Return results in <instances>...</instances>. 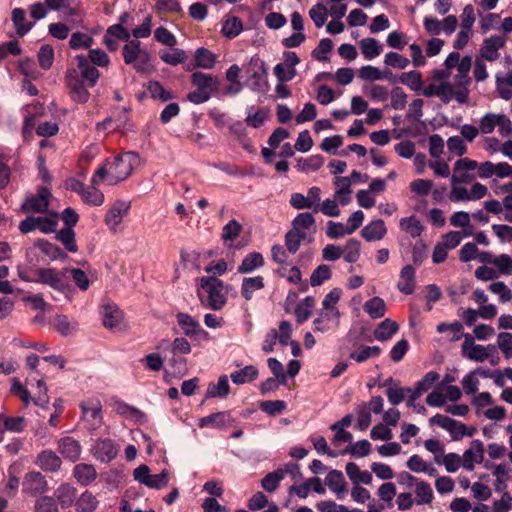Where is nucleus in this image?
I'll use <instances>...</instances> for the list:
<instances>
[{"mask_svg":"<svg viewBox=\"0 0 512 512\" xmlns=\"http://www.w3.org/2000/svg\"><path fill=\"white\" fill-rule=\"evenodd\" d=\"M118 451V445L112 439H97L92 447L93 456L103 463L116 458Z\"/></svg>","mask_w":512,"mask_h":512,"instance_id":"f8f14e48","label":"nucleus"},{"mask_svg":"<svg viewBox=\"0 0 512 512\" xmlns=\"http://www.w3.org/2000/svg\"><path fill=\"white\" fill-rule=\"evenodd\" d=\"M55 238L63 244L65 249L70 253H76L78 251V246L75 239V232L70 227H64L60 229Z\"/></svg>","mask_w":512,"mask_h":512,"instance_id":"72a5a7b5","label":"nucleus"},{"mask_svg":"<svg viewBox=\"0 0 512 512\" xmlns=\"http://www.w3.org/2000/svg\"><path fill=\"white\" fill-rule=\"evenodd\" d=\"M339 318V310L327 311L321 309L313 321L314 330L322 333L327 332L330 329V322H338Z\"/></svg>","mask_w":512,"mask_h":512,"instance_id":"b1692460","label":"nucleus"},{"mask_svg":"<svg viewBox=\"0 0 512 512\" xmlns=\"http://www.w3.org/2000/svg\"><path fill=\"white\" fill-rule=\"evenodd\" d=\"M231 421L229 413L222 411L213 413L199 420L198 426L220 428L226 426Z\"/></svg>","mask_w":512,"mask_h":512,"instance_id":"7c9ffc66","label":"nucleus"},{"mask_svg":"<svg viewBox=\"0 0 512 512\" xmlns=\"http://www.w3.org/2000/svg\"><path fill=\"white\" fill-rule=\"evenodd\" d=\"M36 229L42 233L49 234L56 231L58 225V214L54 213L51 216L34 217Z\"/></svg>","mask_w":512,"mask_h":512,"instance_id":"c03bdc74","label":"nucleus"},{"mask_svg":"<svg viewBox=\"0 0 512 512\" xmlns=\"http://www.w3.org/2000/svg\"><path fill=\"white\" fill-rule=\"evenodd\" d=\"M314 303V298L308 296L296 306L295 317L298 323L305 322L311 316Z\"/></svg>","mask_w":512,"mask_h":512,"instance_id":"de8ad7c7","label":"nucleus"},{"mask_svg":"<svg viewBox=\"0 0 512 512\" xmlns=\"http://www.w3.org/2000/svg\"><path fill=\"white\" fill-rule=\"evenodd\" d=\"M386 233L387 228L381 219L371 221L361 230L362 237L369 242L383 239Z\"/></svg>","mask_w":512,"mask_h":512,"instance_id":"412c9836","label":"nucleus"},{"mask_svg":"<svg viewBox=\"0 0 512 512\" xmlns=\"http://www.w3.org/2000/svg\"><path fill=\"white\" fill-rule=\"evenodd\" d=\"M94 39L85 33L75 32L71 35L69 40V46L73 50L77 49H89L91 48Z\"/></svg>","mask_w":512,"mask_h":512,"instance_id":"603ef678","label":"nucleus"},{"mask_svg":"<svg viewBox=\"0 0 512 512\" xmlns=\"http://www.w3.org/2000/svg\"><path fill=\"white\" fill-rule=\"evenodd\" d=\"M133 476L139 483L154 489L164 488L169 481L168 472L166 470H163L159 474H151L147 465H140L134 469Z\"/></svg>","mask_w":512,"mask_h":512,"instance_id":"0eeeda50","label":"nucleus"},{"mask_svg":"<svg viewBox=\"0 0 512 512\" xmlns=\"http://www.w3.org/2000/svg\"><path fill=\"white\" fill-rule=\"evenodd\" d=\"M3 424L5 429L11 432H21L26 426V420L22 416L7 417L0 414V425Z\"/></svg>","mask_w":512,"mask_h":512,"instance_id":"5fc2aeb1","label":"nucleus"},{"mask_svg":"<svg viewBox=\"0 0 512 512\" xmlns=\"http://www.w3.org/2000/svg\"><path fill=\"white\" fill-rule=\"evenodd\" d=\"M497 343L504 357L510 359L512 357V334L508 332L499 333Z\"/></svg>","mask_w":512,"mask_h":512,"instance_id":"338daca9","label":"nucleus"},{"mask_svg":"<svg viewBox=\"0 0 512 512\" xmlns=\"http://www.w3.org/2000/svg\"><path fill=\"white\" fill-rule=\"evenodd\" d=\"M12 21L14 23L16 33L20 37L28 33L32 27L31 23H26L25 11L22 8H15L12 11Z\"/></svg>","mask_w":512,"mask_h":512,"instance_id":"37998d69","label":"nucleus"},{"mask_svg":"<svg viewBox=\"0 0 512 512\" xmlns=\"http://www.w3.org/2000/svg\"><path fill=\"white\" fill-rule=\"evenodd\" d=\"M478 167V162L468 157L460 158L454 163L451 184H470L476 176L474 171Z\"/></svg>","mask_w":512,"mask_h":512,"instance_id":"423d86ee","label":"nucleus"},{"mask_svg":"<svg viewBox=\"0 0 512 512\" xmlns=\"http://www.w3.org/2000/svg\"><path fill=\"white\" fill-rule=\"evenodd\" d=\"M97 498L89 491L83 492L75 502L78 512H94L98 507Z\"/></svg>","mask_w":512,"mask_h":512,"instance_id":"58836bf2","label":"nucleus"},{"mask_svg":"<svg viewBox=\"0 0 512 512\" xmlns=\"http://www.w3.org/2000/svg\"><path fill=\"white\" fill-rule=\"evenodd\" d=\"M36 512H58V506L53 497L43 496L35 503Z\"/></svg>","mask_w":512,"mask_h":512,"instance_id":"774afa93","label":"nucleus"},{"mask_svg":"<svg viewBox=\"0 0 512 512\" xmlns=\"http://www.w3.org/2000/svg\"><path fill=\"white\" fill-rule=\"evenodd\" d=\"M148 91L152 98L160 99L163 102L169 101L175 97L173 92L165 90L157 81L149 82Z\"/></svg>","mask_w":512,"mask_h":512,"instance_id":"13d9d810","label":"nucleus"},{"mask_svg":"<svg viewBox=\"0 0 512 512\" xmlns=\"http://www.w3.org/2000/svg\"><path fill=\"white\" fill-rule=\"evenodd\" d=\"M398 331V324L391 320H383L374 330V336L379 341H387Z\"/></svg>","mask_w":512,"mask_h":512,"instance_id":"c9c22d12","label":"nucleus"},{"mask_svg":"<svg viewBox=\"0 0 512 512\" xmlns=\"http://www.w3.org/2000/svg\"><path fill=\"white\" fill-rule=\"evenodd\" d=\"M38 247L45 255H47L52 260H64L67 258V254L60 247L46 240H40L38 242Z\"/></svg>","mask_w":512,"mask_h":512,"instance_id":"864d4df0","label":"nucleus"},{"mask_svg":"<svg viewBox=\"0 0 512 512\" xmlns=\"http://www.w3.org/2000/svg\"><path fill=\"white\" fill-rule=\"evenodd\" d=\"M505 45V38L501 36H491L483 41L481 48V57L488 61H495L499 58L498 50Z\"/></svg>","mask_w":512,"mask_h":512,"instance_id":"aec40b11","label":"nucleus"},{"mask_svg":"<svg viewBox=\"0 0 512 512\" xmlns=\"http://www.w3.org/2000/svg\"><path fill=\"white\" fill-rule=\"evenodd\" d=\"M397 288L400 292L410 295L415 290V269L411 265L404 266L400 271Z\"/></svg>","mask_w":512,"mask_h":512,"instance_id":"4be33fe9","label":"nucleus"},{"mask_svg":"<svg viewBox=\"0 0 512 512\" xmlns=\"http://www.w3.org/2000/svg\"><path fill=\"white\" fill-rule=\"evenodd\" d=\"M73 474L77 482L83 486L89 485L97 477V472L94 466L85 463L77 464L74 467Z\"/></svg>","mask_w":512,"mask_h":512,"instance_id":"a878e982","label":"nucleus"},{"mask_svg":"<svg viewBox=\"0 0 512 512\" xmlns=\"http://www.w3.org/2000/svg\"><path fill=\"white\" fill-rule=\"evenodd\" d=\"M77 69H69L65 75V83L69 90L71 99L77 103L84 104L90 98L88 88L96 85L100 72L90 64L84 55H77Z\"/></svg>","mask_w":512,"mask_h":512,"instance_id":"f257e3e1","label":"nucleus"},{"mask_svg":"<svg viewBox=\"0 0 512 512\" xmlns=\"http://www.w3.org/2000/svg\"><path fill=\"white\" fill-rule=\"evenodd\" d=\"M355 413L357 416V423L355 427L360 431L366 430L370 426L372 421L371 412L369 410V407H367V403H359L355 408Z\"/></svg>","mask_w":512,"mask_h":512,"instance_id":"79ce46f5","label":"nucleus"},{"mask_svg":"<svg viewBox=\"0 0 512 512\" xmlns=\"http://www.w3.org/2000/svg\"><path fill=\"white\" fill-rule=\"evenodd\" d=\"M307 234H301L295 230H290L285 235V245L287 251L291 254H295L302 241L306 239Z\"/></svg>","mask_w":512,"mask_h":512,"instance_id":"6e6d98bb","label":"nucleus"},{"mask_svg":"<svg viewBox=\"0 0 512 512\" xmlns=\"http://www.w3.org/2000/svg\"><path fill=\"white\" fill-rule=\"evenodd\" d=\"M360 49L363 57L371 60L382 53L383 46L376 39L368 37L360 41Z\"/></svg>","mask_w":512,"mask_h":512,"instance_id":"2f4dec72","label":"nucleus"},{"mask_svg":"<svg viewBox=\"0 0 512 512\" xmlns=\"http://www.w3.org/2000/svg\"><path fill=\"white\" fill-rule=\"evenodd\" d=\"M160 58L163 62L172 66H176L178 64L184 63L187 57L183 50L173 49L172 51L160 52Z\"/></svg>","mask_w":512,"mask_h":512,"instance_id":"0e129e2a","label":"nucleus"},{"mask_svg":"<svg viewBox=\"0 0 512 512\" xmlns=\"http://www.w3.org/2000/svg\"><path fill=\"white\" fill-rule=\"evenodd\" d=\"M50 197L51 192L47 187H39L36 194H31L25 197L21 205V212L25 214L47 212L50 204Z\"/></svg>","mask_w":512,"mask_h":512,"instance_id":"39448f33","label":"nucleus"},{"mask_svg":"<svg viewBox=\"0 0 512 512\" xmlns=\"http://www.w3.org/2000/svg\"><path fill=\"white\" fill-rule=\"evenodd\" d=\"M264 265V258L259 252L249 253L244 257L237 271L241 274L251 273Z\"/></svg>","mask_w":512,"mask_h":512,"instance_id":"c756f323","label":"nucleus"},{"mask_svg":"<svg viewBox=\"0 0 512 512\" xmlns=\"http://www.w3.org/2000/svg\"><path fill=\"white\" fill-rule=\"evenodd\" d=\"M380 353L381 349L379 346H367L359 352L354 351L350 353V358L358 363H362L370 358L378 357Z\"/></svg>","mask_w":512,"mask_h":512,"instance_id":"e2e57ef3","label":"nucleus"},{"mask_svg":"<svg viewBox=\"0 0 512 512\" xmlns=\"http://www.w3.org/2000/svg\"><path fill=\"white\" fill-rule=\"evenodd\" d=\"M57 449L59 453L70 461H76L81 454L80 443L72 437H63L58 441Z\"/></svg>","mask_w":512,"mask_h":512,"instance_id":"6ab92c4d","label":"nucleus"},{"mask_svg":"<svg viewBox=\"0 0 512 512\" xmlns=\"http://www.w3.org/2000/svg\"><path fill=\"white\" fill-rule=\"evenodd\" d=\"M331 278V269L326 264H321L316 267L311 276H310V284L315 287L321 285L324 281Z\"/></svg>","mask_w":512,"mask_h":512,"instance_id":"680f3d73","label":"nucleus"},{"mask_svg":"<svg viewBox=\"0 0 512 512\" xmlns=\"http://www.w3.org/2000/svg\"><path fill=\"white\" fill-rule=\"evenodd\" d=\"M121 321V312L117 308L107 306L103 313V325L106 328H117Z\"/></svg>","mask_w":512,"mask_h":512,"instance_id":"4d7b16f0","label":"nucleus"},{"mask_svg":"<svg viewBox=\"0 0 512 512\" xmlns=\"http://www.w3.org/2000/svg\"><path fill=\"white\" fill-rule=\"evenodd\" d=\"M139 157L134 152H126L116 156L110 164L109 185H116L127 179L135 165L138 163Z\"/></svg>","mask_w":512,"mask_h":512,"instance_id":"7ed1b4c3","label":"nucleus"},{"mask_svg":"<svg viewBox=\"0 0 512 512\" xmlns=\"http://www.w3.org/2000/svg\"><path fill=\"white\" fill-rule=\"evenodd\" d=\"M129 204L124 201H117L115 204L108 210L105 215V223L109 227L110 230L116 231L119 224L122 222L123 217L129 211Z\"/></svg>","mask_w":512,"mask_h":512,"instance_id":"2eb2a0df","label":"nucleus"},{"mask_svg":"<svg viewBox=\"0 0 512 512\" xmlns=\"http://www.w3.org/2000/svg\"><path fill=\"white\" fill-rule=\"evenodd\" d=\"M36 466L45 472H57L62 465L61 458L52 450L41 451L35 460Z\"/></svg>","mask_w":512,"mask_h":512,"instance_id":"4468645a","label":"nucleus"},{"mask_svg":"<svg viewBox=\"0 0 512 512\" xmlns=\"http://www.w3.org/2000/svg\"><path fill=\"white\" fill-rule=\"evenodd\" d=\"M76 488L69 484H61L54 492V495L60 504V506L65 509L70 506L75 501L76 498Z\"/></svg>","mask_w":512,"mask_h":512,"instance_id":"cd10ccee","label":"nucleus"},{"mask_svg":"<svg viewBox=\"0 0 512 512\" xmlns=\"http://www.w3.org/2000/svg\"><path fill=\"white\" fill-rule=\"evenodd\" d=\"M264 286L262 276L245 277L241 285V295L246 301H249L253 298L254 292L263 289Z\"/></svg>","mask_w":512,"mask_h":512,"instance_id":"bb28decb","label":"nucleus"},{"mask_svg":"<svg viewBox=\"0 0 512 512\" xmlns=\"http://www.w3.org/2000/svg\"><path fill=\"white\" fill-rule=\"evenodd\" d=\"M230 391L228 377L221 375L217 383H209L206 389V398H225Z\"/></svg>","mask_w":512,"mask_h":512,"instance_id":"c85d7f7f","label":"nucleus"},{"mask_svg":"<svg viewBox=\"0 0 512 512\" xmlns=\"http://www.w3.org/2000/svg\"><path fill=\"white\" fill-rule=\"evenodd\" d=\"M415 486L416 504H430L434 498L430 484L424 481H418Z\"/></svg>","mask_w":512,"mask_h":512,"instance_id":"ea45409f","label":"nucleus"},{"mask_svg":"<svg viewBox=\"0 0 512 512\" xmlns=\"http://www.w3.org/2000/svg\"><path fill=\"white\" fill-rule=\"evenodd\" d=\"M258 376V370L253 365L245 366L243 369L231 373L230 378L236 385L254 381Z\"/></svg>","mask_w":512,"mask_h":512,"instance_id":"473e14b6","label":"nucleus"},{"mask_svg":"<svg viewBox=\"0 0 512 512\" xmlns=\"http://www.w3.org/2000/svg\"><path fill=\"white\" fill-rule=\"evenodd\" d=\"M48 490V483L45 476L38 471H30L24 475L22 491L24 494L35 497Z\"/></svg>","mask_w":512,"mask_h":512,"instance_id":"9b49d317","label":"nucleus"},{"mask_svg":"<svg viewBox=\"0 0 512 512\" xmlns=\"http://www.w3.org/2000/svg\"><path fill=\"white\" fill-rule=\"evenodd\" d=\"M82 418L88 424L89 429L96 430L103 423L102 405L98 399H88L80 403Z\"/></svg>","mask_w":512,"mask_h":512,"instance_id":"9d476101","label":"nucleus"},{"mask_svg":"<svg viewBox=\"0 0 512 512\" xmlns=\"http://www.w3.org/2000/svg\"><path fill=\"white\" fill-rule=\"evenodd\" d=\"M81 198L86 204L92 206H100L104 202V194L92 183L87 186Z\"/></svg>","mask_w":512,"mask_h":512,"instance_id":"09e8293b","label":"nucleus"},{"mask_svg":"<svg viewBox=\"0 0 512 512\" xmlns=\"http://www.w3.org/2000/svg\"><path fill=\"white\" fill-rule=\"evenodd\" d=\"M361 243L352 238L347 241L344 248L342 249V256L348 263H355L360 257Z\"/></svg>","mask_w":512,"mask_h":512,"instance_id":"49530a36","label":"nucleus"},{"mask_svg":"<svg viewBox=\"0 0 512 512\" xmlns=\"http://www.w3.org/2000/svg\"><path fill=\"white\" fill-rule=\"evenodd\" d=\"M191 83L198 90L205 91L211 96L213 91L218 90L219 79L211 74L194 72L191 75Z\"/></svg>","mask_w":512,"mask_h":512,"instance_id":"a211bd4d","label":"nucleus"},{"mask_svg":"<svg viewBox=\"0 0 512 512\" xmlns=\"http://www.w3.org/2000/svg\"><path fill=\"white\" fill-rule=\"evenodd\" d=\"M195 61L198 67L211 69L216 62V56L206 48H199L195 53Z\"/></svg>","mask_w":512,"mask_h":512,"instance_id":"3c124183","label":"nucleus"},{"mask_svg":"<svg viewBox=\"0 0 512 512\" xmlns=\"http://www.w3.org/2000/svg\"><path fill=\"white\" fill-rule=\"evenodd\" d=\"M488 349H493V352H496V347L494 345L482 346L475 344L474 339L470 334L464 335L462 355L465 358L476 362H483L491 357V353L488 352Z\"/></svg>","mask_w":512,"mask_h":512,"instance_id":"1a4fd4ad","label":"nucleus"},{"mask_svg":"<svg viewBox=\"0 0 512 512\" xmlns=\"http://www.w3.org/2000/svg\"><path fill=\"white\" fill-rule=\"evenodd\" d=\"M223 288V281L217 277H201L197 288V296L201 305L211 310H221L227 303Z\"/></svg>","mask_w":512,"mask_h":512,"instance_id":"f03ea898","label":"nucleus"},{"mask_svg":"<svg viewBox=\"0 0 512 512\" xmlns=\"http://www.w3.org/2000/svg\"><path fill=\"white\" fill-rule=\"evenodd\" d=\"M292 226L293 230L301 234H306V230H310L311 228H313V231L316 230L315 219L313 215L308 212L298 214L292 221Z\"/></svg>","mask_w":512,"mask_h":512,"instance_id":"4c0bfd02","label":"nucleus"},{"mask_svg":"<svg viewBox=\"0 0 512 512\" xmlns=\"http://www.w3.org/2000/svg\"><path fill=\"white\" fill-rule=\"evenodd\" d=\"M300 63V59L295 52L286 51L283 53V62L274 67V75L278 82L291 81L296 75L295 66Z\"/></svg>","mask_w":512,"mask_h":512,"instance_id":"6e6552de","label":"nucleus"},{"mask_svg":"<svg viewBox=\"0 0 512 512\" xmlns=\"http://www.w3.org/2000/svg\"><path fill=\"white\" fill-rule=\"evenodd\" d=\"M243 30V23L239 17L229 16L223 23L222 33L227 38L237 37Z\"/></svg>","mask_w":512,"mask_h":512,"instance_id":"a19ab883","label":"nucleus"},{"mask_svg":"<svg viewBox=\"0 0 512 512\" xmlns=\"http://www.w3.org/2000/svg\"><path fill=\"white\" fill-rule=\"evenodd\" d=\"M176 321L183 333L188 337H194L200 333L207 335V332L201 328L200 323L188 313H177Z\"/></svg>","mask_w":512,"mask_h":512,"instance_id":"dca6fc26","label":"nucleus"},{"mask_svg":"<svg viewBox=\"0 0 512 512\" xmlns=\"http://www.w3.org/2000/svg\"><path fill=\"white\" fill-rule=\"evenodd\" d=\"M125 64L132 65L137 72H147L150 66V54L141 48L139 40H130L123 47Z\"/></svg>","mask_w":512,"mask_h":512,"instance_id":"20e7f679","label":"nucleus"},{"mask_svg":"<svg viewBox=\"0 0 512 512\" xmlns=\"http://www.w3.org/2000/svg\"><path fill=\"white\" fill-rule=\"evenodd\" d=\"M283 478L284 471L278 469L265 475V477L261 480V485L264 490L272 493L279 487V483Z\"/></svg>","mask_w":512,"mask_h":512,"instance_id":"8fccbe9b","label":"nucleus"},{"mask_svg":"<svg viewBox=\"0 0 512 512\" xmlns=\"http://www.w3.org/2000/svg\"><path fill=\"white\" fill-rule=\"evenodd\" d=\"M37 58L41 68L49 69L54 61V49L50 45H42L38 51Z\"/></svg>","mask_w":512,"mask_h":512,"instance_id":"69168bd1","label":"nucleus"},{"mask_svg":"<svg viewBox=\"0 0 512 512\" xmlns=\"http://www.w3.org/2000/svg\"><path fill=\"white\" fill-rule=\"evenodd\" d=\"M484 459V444L481 440L475 439L470 447L465 450L462 456L463 468L467 471H473L475 464H479Z\"/></svg>","mask_w":512,"mask_h":512,"instance_id":"ddd939ff","label":"nucleus"},{"mask_svg":"<svg viewBox=\"0 0 512 512\" xmlns=\"http://www.w3.org/2000/svg\"><path fill=\"white\" fill-rule=\"evenodd\" d=\"M37 282L51 286L54 289L62 290L64 283L58 272L52 268H41L37 271Z\"/></svg>","mask_w":512,"mask_h":512,"instance_id":"393cba45","label":"nucleus"},{"mask_svg":"<svg viewBox=\"0 0 512 512\" xmlns=\"http://www.w3.org/2000/svg\"><path fill=\"white\" fill-rule=\"evenodd\" d=\"M429 422L431 425H437L448 431L451 434L453 440H459L463 437V435L460 434L462 429H460L459 426L464 424L454 420L453 418L442 414H436L430 418Z\"/></svg>","mask_w":512,"mask_h":512,"instance_id":"f3484780","label":"nucleus"},{"mask_svg":"<svg viewBox=\"0 0 512 512\" xmlns=\"http://www.w3.org/2000/svg\"><path fill=\"white\" fill-rule=\"evenodd\" d=\"M400 226L413 238L419 237L423 231V226L414 216L402 218L400 221Z\"/></svg>","mask_w":512,"mask_h":512,"instance_id":"052dcab7","label":"nucleus"},{"mask_svg":"<svg viewBox=\"0 0 512 512\" xmlns=\"http://www.w3.org/2000/svg\"><path fill=\"white\" fill-rule=\"evenodd\" d=\"M114 409L117 414L121 416H131L137 420L145 418V414L136 407L130 406L123 401H116L114 403Z\"/></svg>","mask_w":512,"mask_h":512,"instance_id":"bf43d9fd","label":"nucleus"},{"mask_svg":"<svg viewBox=\"0 0 512 512\" xmlns=\"http://www.w3.org/2000/svg\"><path fill=\"white\" fill-rule=\"evenodd\" d=\"M364 311L372 318L378 319L385 315L386 304L380 297H373L372 299L365 302Z\"/></svg>","mask_w":512,"mask_h":512,"instance_id":"e433bc0d","label":"nucleus"},{"mask_svg":"<svg viewBox=\"0 0 512 512\" xmlns=\"http://www.w3.org/2000/svg\"><path fill=\"white\" fill-rule=\"evenodd\" d=\"M440 379V374L435 371L427 372L423 378L418 381L414 389L407 388V392H413V398L418 399L425 392L429 391Z\"/></svg>","mask_w":512,"mask_h":512,"instance_id":"5701e85b","label":"nucleus"},{"mask_svg":"<svg viewBox=\"0 0 512 512\" xmlns=\"http://www.w3.org/2000/svg\"><path fill=\"white\" fill-rule=\"evenodd\" d=\"M323 157L320 155H313L308 158H299L297 160V169L302 172H312L318 170L323 165Z\"/></svg>","mask_w":512,"mask_h":512,"instance_id":"a18cd8bd","label":"nucleus"},{"mask_svg":"<svg viewBox=\"0 0 512 512\" xmlns=\"http://www.w3.org/2000/svg\"><path fill=\"white\" fill-rule=\"evenodd\" d=\"M326 485L337 494L338 497L346 491V483L341 471L332 470L326 476Z\"/></svg>","mask_w":512,"mask_h":512,"instance_id":"f704fd0d","label":"nucleus"}]
</instances>
